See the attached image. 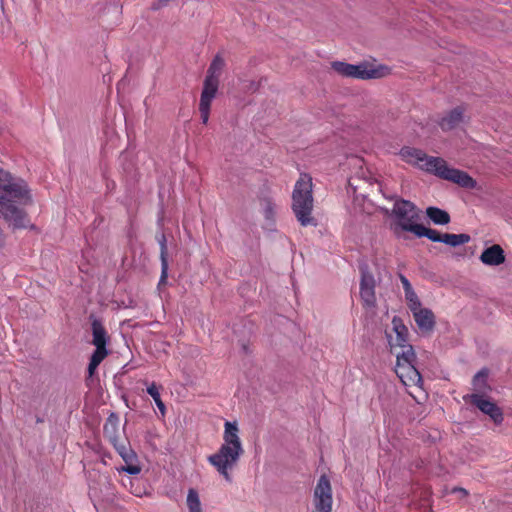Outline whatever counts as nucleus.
Listing matches in <instances>:
<instances>
[{
  "instance_id": "obj_1",
  "label": "nucleus",
  "mask_w": 512,
  "mask_h": 512,
  "mask_svg": "<svg viewBox=\"0 0 512 512\" xmlns=\"http://www.w3.org/2000/svg\"><path fill=\"white\" fill-rule=\"evenodd\" d=\"M399 155L405 162L463 188L472 189L476 186V181L472 177L464 171L449 167L443 158L428 156L422 150L412 147H403Z\"/></svg>"
},
{
  "instance_id": "obj_2",
  "label": "nucleus",
  "mask_w": 512,
  "mask_h": 512,
  "mask_svg": "<svg viewBox=\"0 0 512 512\" xmlns=\"http://www.w3.org/2000/svg\"><path fill=\"white\" fill-rule=\"evenodd\" d=\"M243 454L244 447L239 436L237 423L226 421L224 424L223 443L217 452L208 456V462L227 482H232L231 471L237 466Z\"/></svg>"
},
{
  "instance_id": "obj_3",
  "label": "nucleus",
  "mask_w": 512,
  "mask_h": 512,
  "mask_svg": "<svg viewBox=\"0 0 512 512\" xmlns=\"http://www.w3.org/2000/svg\"><path fill=\"white\" fill-rule=\"evenodd\" d=\"M420 209L405 199H397L390 212V229L398 239H406L405 233L415 234L420 223Z\"/></svg>"
},
{
  "instance_id": "obj_4",
  "label": "nucleus",
  "mask_w": 512,
  "mask_h": 512,
  "mask_svg": "<svg viewBox=\"0 0 512 512\" xmlns=\"http://www.w3.org/2000/svg\"><path fill=\"white\" fill-rule=\"evenodd\" d=\"M292 210L302 226H315L316 220L311 215L313 210L312 179L301 174L292 193Z\"/></svg>"
},
{
  "instance_id": "obj_5",
  "label": "nucleus",
  "mask_w": 512,
  "mask_h": 512,
  "mask_svg": "<svg viewBox=\"0 0 512 512\" xmlns=\"http://www.w3.org/2000/svg\"><path fill=\"white\" fill-rule=\"evenodd\" d=\"M223 67L224 60L220 56H216L208 68L199 102V112L203 124H207L209 121L211 103L218 91L219 77Z\"/></svg>"
},
{
  "instance_id": "obj_6",
  "label": "nucleus",
  "mask_w": 512,
  "mask_h": 512,
  "mask_svg": "<svg viewBox=\"0 0 512 512\" xmlns=\"http://www.w3.org/2000/svg\"><path fill=\"white\" fill-rule=\"evenodd\" d=\"M395 373L406 387L421 388L422 376L415 366L416 354L413 347H406L404 352H395Z\"/></svg>"
},
{
  "instance_id": "obj_7",
  "label": "nucleus",
  "mask_w": 512,
  "mask_h": 512,
  "mask_svg": "<svg viewBox=\"0 0 512 512\" xmlns=\"http://www.w3.org/2000/svg\"><path fill=\"white\" fill-rule=\"evenodd\" d=\"M0 189L10 197L17 199L20 204L31 202V195L25 181L14 178L9 172L0 169Z\"/></svg>"
},
{
  "instance_id": "obj_8",
  "label": "nucleus",
  "mask_w": 512,
  "mask_h": 512,
  "mask_svg": "<svg viewBox=\"0 0 512 512\" xmlns=\"http://www.w3.org/2000/svg\"><path fill=\"white\" fill-rule=\"evenodd\" d=\"M386 337L391 352H404L406 347H412L408 344V329L399 317H393L392 330L386 331Z\"/></svg>"
},
{
  "instance_id": "obj_9",
  "label": "nucleus",
  "mask_w": 512,
  "mask_h": 512,
  "mask_svg": "<svg viewBox=\"0 0 512 512\" xmlns=\"http://www.w3.org/2000/svg\"><path fill=\"white\" fill-rule=\"evenodd\" d=\"M0 217L13 225L14 228H27L29 219L27 214L16 207L11 200L0 196Z\"/></svg>"
},
{
  "instance_id": "obj_10",
  "label": "nucleus",
  "mask_w": 512,
  "mask_h": 512,
  "mask_svg": "<svg viewBox=\"0 0 512 512\" xmlns=\"http://www.w3.org/2000/svg\"><path fill=\"white\" fill-rule=\"evenodd\" d=\"M332 488L326 475L320 476L313 494L315 510L332 509Z\"/></svg>"
},
{
  "instance_id": "obj_11",
  "label": "nucleus",
  "mask_w": 512,
  "mask_h": 512,
  "mask_svg": "<svg viewBox=\"0 0 512 512\" xmlns=\"http://www.w3.org/2000/svg\"><path fill=\"white\" fill-rule=\"evenodd\" d=\"M470 399L481 412L488 415L495 424H500L503 421L502 410L492 401L486 399L480 394H471L464 397V400Z\"/></svg>"
},
{
  "instance_id": "obj_12",
  "label": "nucleus",
  "mask_w": 512,
  "mask_h": 512,
  "mask_svg": "<svg viewBox=\"0 0 512 512\" xmlns=\"http://www.w3.org/2000/svg\"><path fill=\"white\" fill-rule=\"evenodd\" d=\"M388 74V68L382 65L374 66L369 63L352 64L351 78L368 80L384 77Z\"/></svg>"
},
{
  "instance_id": "obj_13",
  "label": "nucleus",
  "mask_w": 512,
  "mask_h": 512,
  "mask_svg": "<svg viewBox=\"0 0 512 512\" xmlns=\"http://www.w3.org/2000/svg\"><path fill=\"white\" fill-rule=\"evenodd\" d=\"M375 278L367 270H362L360 281V296L364 305L372 307L375 305Z\"/></svg>"
},
{
  "instance_id": "obj_14",
  "label": "nucleus",
  "mask_w": 512,
  "mask_h": 512,
  "mask_svg": "<svg viewBox=\"0 0 512 512\" xmlns=\"http://www.w3.org/2000/svg\"><path fill=\"white\" fill-rule=\"evenodd\" d=\"M418 328L423 332H429L434 328L435 317L433 312L422 306L411 310Z\"/></svg>"
},
{
  "instance_id": "obj_15",
  "label": "nucleus",
  "mask_w": 512,
  "mask_h": 512,
  "mask_svg": "<svg viewBox=\"0 0 512 512\" xmlns=\"http://www.w3.org/2000/svg\"><path fill=\"white\" fill-rule=\"evenodd\" d=\"M464 108L456 107L444 115L439 121L443 131H450L459 127L464 122Z\"/></svg>"
},
{
  "instance_id": "obj_16",
  "label": "nucleus",
  "mask_w": 512,
  "mask_h": 512,
  "mask_svg": "<svg viewBox=\"0 0 512 512\" xmlns=\"http://www.w3.org/2000/svg\"><path fill=\"white\" fill-rule=\"evenodd\" d=\"M480 260L487 266H499L505 262L504 250L500 245L494 244L481 253Z\"/></svg>"
},
{
  "instance_id": "obj_17",
  "label": "nucleus",
  "mask_w": 512,
  "mask_h": 512,
  "mask_svg": "<svg viewBox=\"0 0 512 512\" xmlns=\"http://www.w3.org/2000/svg\"><path fill=\"white\" fill-rule=\"evenodd\" d=\"M91 326L93 335V345L99 347H106V344L108 342V335L102 323L99 320L94 319L92 321Z\"/></svg>"
},
{
  "instance_id": "obj_18",
  "label": "nucleus",
  "mask_w": 512,
  "mask_h": 512,
  "mask_svg": "<svg viewBox=\"0 0 512 512\" xmlns=\"http://www.w3.org/2000/svg\"><path fill=\"white\" fill-rule=\"evenodd\" d=\"M158 242L160 245V260H161V276L159 284H162L166 281L168 276V260H167V245H166V237L164 234H161L158 237Z\"/></svg>"
},
{
  "instance_id": "obj_19",
  "label": "nucleus",
  "mask_w": 512,
  "mask_h": 512,
  "mask_svg": "<svg viewBox=\"0 0 512 512\" xmlns=\"http://www.w3.org/2000/svg\"><path fill=\"white\" fill-rule=\"evenodd\" d=\"M95 347L96 348H95L93 354L91 355L90 362L88 365V374L90 377L94 375L97 367L108 355V350L106 349V347H99V346H95Z\"/></svg>"
},
{
  "instance_id": "obj_20",
  "label": "nucleus",
  "mask_w": 512,
  "mask_h": 512,
  "mask_svg": "<svg viewBox=\"0 0 512 512\" xmlns=\"http://www.w3.org/2000/svg\"><path fill=\"white\" fill-rule=\"evenodd\" d=\"M426 215L434 224L437 225H446L450 222L449 214L437 207H428L426 209Z\"/></svg>"
},
{
  "instance_id": "obj_21",
  "label": "nucleus",
  "mask_w": 512,
  "mask_h": 512,
  "mask_svg": "<svg viewBox=\"0 0 512 512\" xmlns=\"http://www.w3.org/2000/svg\"><path fill=\"white\" fill-rule=\"evenodd\" d=\"M471 237L468 234H451V233H443V242L444 244L451 247H458L470 242Z\"/></svg>"
},
{
  "instance_id": "obj_22",
  "label": "nucleus",
  "mask_w": 512,
  "mask_h": 512,
  "mask_svg": "<svg viewBox=\"0 0 512 512\" xmlns=\"http://www.w3.org/2000/svg\"><path fill=\"white\" fill-rule=\"evenodd\" d=\"M416 237H426L433 242H443V233H439L437 230L426 228L422 224L419 225L415 234Z\"/></svg>"
},
{
  "instance_id": "obj_23",
  "label": "nucleus",
  "mask_w": 512,
  "mask_h": 512,
  "mask_svg": "<svg viewBox=\"0 0 512 512\" xmlns=\"http://www.w3.org/2000/svg\"><path fill=\"white\" fill-rule=\"evenodd\" d=\"M113 440V444L119 455L122 457L125 463H130L136 461V454L135 452L129 447L126 446L123 443H117L115 439Z\"/></svg>"
},
{
  "instance_id": "obj_24",
  "label": "nucleus",
  "mask_w": 512,
  "mask_h": 512,
  "mask_svg": "<svg viewBox=\"0 0 512 512\" xmlns=\"http://www.w3.org/2000/svg\"><path fill=\"white\" fill-rule=\"evenodd\" d=\"M487 379H488V370L487 369L480 370L473 378L474 389L478 392H484L488 387Z\"/></svg>"
},
{
  "instance_id": "obj_25",
  "label": "nucleus",
  "mask_w": 512,
  "mask_h": 512,
  "mask_svg": "<svg viewBox=\"0 0 512 512\" xmlns=\"http://www.w3.org/2000/svg\"><path fill=\"white\" fill-rule=\"evenodd\" d=\"M147 393L153 398L156 406L160 410L161 414L164 416L166 413V407L163 401L161 400L159 388L154 382L147 387Z\"/></svg>"
},
{
  "instance_id": "obj_26",
  "label": "nucleus",
  "mask_w": 512,
  "mask_h": 512,
  "mask_svg": "<svg viewBox=\"0 0 512 512\" xmlns=\"http://www.w3.org/2000/svg\"><path fill=\"white\" fill-rule=\"evenodd\" d=\"M187 506H188L189 512H202L199 495L194 489H190L188 491Z\"/></svg>"
},
{
  "instance_id": "obj_27",
  "label": "nucleus",
  "mask_w": 512,
  "mask_h": 512,
  "mask_svg": "<svg viewBox=\"0 0 512 512\" xmlns=\"http://www.w3.org/2000/svg\"><path fill=\"white\" fill-rule=\"evenodd\" d=\"M331 67L339 75L345 76V77H351L352 64H349L346 62H341V61H334L331 63Z\"/></svg>"
},
{
  "instance_id": "obj_28",
  "label": "nucleus",
  "mask_w": 512,
  "mask_h": 512,
  "mask_svg": "<svg viewBox=\"0 0 512 512\" xmlns=\"http://www.w3.org/2000/svg\"><path fill=\"white\" fill-rule=\"evenodd\" d=\"M118 426V417L114 413H112L107 422L104 425L105 434L109 435L110 439H113V434L116 432Z\"/></svg>"
},
{
  "instance_id": "obj_29",
  "label": "nucleus",
  "mask_w": 512,
  "mask_h": 512,
  "mask_svg": "<svg viewBox=\"0 0 512 512\" xmlns=\"http://www.w3.org/2000/svg\"><path fill=\"white\" fill-rule=\"evenodd\" d=\"M404 293L410 311L422 306L417 294L413 289L406 291Z\"/></svg>"
},
{
  "instance_id": "obj_30",
  "label": "nucleus",
  "mask_w": 512,
  "mask_h": 512,
  "mask_svg": "<svg viewBox=\"0 0 512 512\" xmlns=\"http://www.w3.org/2000/svg\"><path fill=\"white\" fill-rule=\"evenodd\" d=\"M262 209L266 219H272L275 214V204L269 198H265L262 201Z\"/></svg>"
},
{
  "instance_id": "obj_31",
  "label": "nucleus",
  "mask_w": 512,
  "mask_h": 512,
  "mask_svg": "<svg viewBox=\"0 0 512 512\" xmlns=\"http://www.w3.org/2000/svg\"><path fill=\"white\" fill-rule=\"evenodd\" d=\"M118 471L126 472L130 475H137L140 473L141 468L137 464H135V461H134V462L126 463V465L119 468Z\"/></svg>"
},
{
  "instance_id": "obj_32",
  "label": "nucleus",
  "mask_w": 512,
  "mask_h": 512,
  "mask_svg": "<svg viewBox=\"0 0 512 512\" xmlns=\"http://www.w3.org/2000/svg\"><path fill=\"white\" fill-rule=\"evenodd\" d=\"M399 278H400V281H401V283L403 285L404 292L413 289L411 283L409 282V280L404 275L400 274Z\"/></svg>"
},
{
  "instance_id": "obj_33",
  "label": "nucleus",
  "mask_w": 512,
  "mask_h": 512,
  "mask_svg": "<svg viewBox=\"0 0 512 512\" xmlns=\"http://www.w3.org/2000/svg\"><path fill=\"white\" fill-rule=\"evenodd\" d=\"M169 1L170 0H158L157 2L152 4L151 9L154 11L159 10V9L167 6Z\"/></svg>"
},
{
  "instance_id": "obj_34",
  "label": "nucleus",
  "mask_w": 512,
  "mask_h": 512,
  "mask_svg": "<svg viewBox=\"0 0 512 512\" xmlns=\"http://www.w3.org/2000/svg\"><path fill=\"white\" fill-rule=\"evenodd\" d=\"M314 512H332V509H326V510H315Z\"/></svg>"
}]
</instances>
